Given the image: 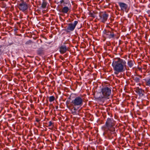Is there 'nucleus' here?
Returning <instances> with one entry per match:
<instances>
[{
    "instance_id": "nucleus-8",
    "label": "nucleus",
    "mask_w": 150,
    "mask_h": 150,
    "mask_svg": "<svg viewBox=\"0 0 150 150\" xmlns=\"http://www.w3.org/2000/svg\"><path fill=\"white\" fill-rule=\"evenodd\" d=\"M105 33L106 37L110 39L113 38L114 37V34L112 31L106 30Z\"/></svg>"
},
{
    "instance_id": "nucleus-25",
    "label": "nucleus",
    "mask_w": 150,
    "mask_h": 150,
    "mask_svg": "<svg viewBox=\"0 0 150 150\" xmlns=\"http://www.w3.org/2000/svg\"><path fill=\"white\" fill-rule=\"evenodd\" d=\"M61 57H62V56L60 57V58H61Z\"/></svg>"
},
{
    "instance_id": "nucleus-19",
    "label": "nucleus",
    "mask_w": 150,
    "mask_h": 150,
    "mask_svg": "<svg viewBox=\"0 0 150 150\" xmlns=\"http://www.w3.org/2000/svg\"><path fill=\"white\" fill-rule=\"evenodd\" d=\"M71 113L73 115H76L77 114V112L75 111H74V110H71Z\"/></svg>"
},
{
    "instance_id": "nucleus-16",
    "label": "nucleus",
    "mask_w": 150,
    "mask_h": 150,
    "mask_svg": "<svg viewBox=\"0 0 150 150\" xmlns=\"http://www.w3.org/2000/svg\"><path fill=\"white\" fill-rule=\"evenodd\" d=\"M55 99V97L54 96H51L49 97V101L50 102L53 101Z\"/></svg>"
},
{
    "instance_id": "nucleus-7",
    "label": "nucleus",
    "mask_w": 150,
    "mask_h": 150,
    "mask_svg": "<svg viewBox=\"0 0 150 150\" xmlns=\"http://www.w3.org/2000/svg\"><path fill=\"white\" fill-rule=\"evenodd\" d=\"M18 7L20 10L24 11L28 9V6L26 2H22L19 4Z\"/></svg>"
},
{
    "instance_id": "nucleus-21",
    "label": "nucleus",
    "mask_w": 150,
    "mask_h": 150,
    "mask_svg": "<svg viewBox=\"0 0 150 150\" xmlns=\"http://www.w3.org/2000/svg\"><path fill=\"white\" fill-rule=\"evenodd\" d=\"M52 123L51 121H50L49 122V124L48 125V127H50L52 125Z\"/></svg>"
},
{
    "instance_id": "nucleus-24",
    "label": "nucleus",
    "mask_w": 150,
    "mask_h": 150,
    "mask_svg": "<svg viewBox=\"0 0 150 150\" xmlns=\"http://www.w3.org/2000/svg\"><path fill=\"white\" fill-rule=\"evenodd\" d=\"M58 108V106H57L56 107V108L57 109Z\"/></svg>"
},
{
    "instance_id": "nucleus-4",
    "label": "nucleus",
    "mask_w": 150,
    "mask_h": 150,
    "mask_svg": "<svg viewBox=\"0 0 150 150\" xmlns=\"http://www.w3.org/2000/svg\"><path fill=\"white\" fill-rule=\"evenodd\" d=\"M102 95L101 96V98H109L111 94V89L108 87H104L101 90Z\"/></svg>"
},
{
    "instance_id": "nucleus-10",
    "label": "nucleus",
    "mask_w": 150,
    "mask_h": 150,
    "mask_svg": "<svg viewBox=\"0 0 150 150\" xmlns=\"http://www.w3.org/2000/svg\"><path fill=\"white\" fill-rule=\"evenodd\" d=\"M119 4L122 10H126L127 8V5L124 3L119 2Z\"/></svg>"
},
{
    "instance_id": "nucleus-23",
    "label": "nucleus",
    "mask_w": 150,
    "mask_h": 150,
    "mask_svg": "<svg viewBox=\"0 0 150 150\" xmlns=\"http://www.w3.org/2000/svg\"><path fill=\"white\" fill-rule=\"evenodd\" d=\"M60 3H61V4H62V3L64 2V0H61V1H60Z\"/></svg>"
},
{
    "instance_id": "nucleus-11",
    "label": "nucleus",
    "mask_w": 150,
    "mask_h": 150,
    "mask_svg": "<svg viewBox=\"0 0 150 150\" xmlns=\"http://www.w3.org/2000/svg\"><path fill=\"white\" fill-rule=\"evenodd\" d=\"M135 91L139 96H142L143 95L144 91L142 89L139 88H137Z\"/></svg>"
},
{
    "instance_id": "nucleus-1",
    "label": "nucleus",
    "mask_w": 150,
    "mask_h": 150,
    "mask_svg": "<svg viewBox=\"0 0 150 150\" xmlns=\"http://www.w3.org/2000/svg\"><path fill=\"white\" fill-rule=\"evenodd\" d=\"M112 66L114 71L115 74L117 75L119 73L123 72L125 70V67L126 66V62L123 59L118 58L116 60L113 61Z\"/></svg>"
},
{
    "instance_id": "nucleus-2",
    "label": "nucleus",
    "mask_w": 150,
    "mask_h": 150,
    "mask_svg": "<svg viewBox=\"0 0 150 150\" xmlns=\"http://www.w3.org/2000/svg\"><path fill=\"white\" fill-rule=\"evenodd\" d=\"M115 121L112 118H108L106 121L105 126L108 130L111 132V134L115 135V129L114 127L115 125Z\"/></svg>"
},
{
    "instance_id": "nucleus-15",
    "label": "nucleus",
    "mask_w": 150,
    "mask_h": 150,
    "mask_svg": "<svg viewBox=\"0 0 150 150\" xmlns=\"http://www.w3.org/2000/svg\"><path fill=\"white\" fill-rule=\"evenodd\" d=\"M47 5V3L45 1H43L42 4V7L43 8H46Z\"/></svg>"
},
{
    "instance_id": "nucleus-9",
    "label": "nucleus",
    "mask_w": 150,
    "mask_h": 150,
    "mask_svg": "<svg viewBox=\"0 0 150 150\" xmlns=\"http://www.w3.org/2000/svg\"><path fill=\"white\" fill-rule=\"evenodd\" d=\"M68 50V48L65 45H62L59 47V51L62 54L65 53Z\"/></svg>"
},
{
    "instance_id": "nucleus-20",
    "label": "nucleus",
    "mask_w": 150,
    "mask_h": 150,
    "mask_svg": "<svg viewBox=\"0 0 150 150\" xmlns=\"http://www.w3.org/2000/svg\"><path fill=\"white\" fill-rule=\"evenodd\" d=\"M76 107H75V106H73V108H74V109L73 110H74V111H76V110H77L79 108H76Z\"/></svg>"
},
{
    "instance_id": "nucleus-13",
    "label": "nucleus",
    "mask_w": 150,
    "mask_h": 150,
    "mask_svg": "<svg viewBox=\"0 0 150 150\" xmlns=\"http://www.w3.org/2000/svg\"><path fill=\"white\" fill-rule=\"evenodd\" d=\"M141 76H137L135 77L134 78V79L137 83L139 82L140 81V78H141Z\"/></svg>"
},
{
    "instance_id": "nucleus-17",
    "label": "nucleus",
    "mask_w": 150,
    "mask_h": 150,
    "mask_svg": "<svg viewBox=\"0 0 150 150\" xmlns=\"http://www.w3.org/2000/svg\"><path fill=\"white\" fill-rule=\"evenodd\" d=\"M146 85L148 86H150V78L146 80Z\"/></svg>"
},
{
    "instance_id": "nucleus-3",
    "label": "nucleus",
    "mask_w": 150,
    "mask_h": 150,
    "mask_svg": "<svg viewBox=\"0 0 150 150\" xmlns=\"http://www.w3.org/2000/svg\"><path fill=\"white\" fill-rule=\"evenodd\" d=\"M83 98L80 96H77L72 101L71 103L73 106L77 107L78 108H79L83 105Z\"/></svg>"
},
{
    "instance_id": "nucleus-5",
    "label": "nucleus",
    "mask_w": 150,
    "mask_h": 150,
    "mask_svg": "<svg viewBox=\"0 0 150 150\" xmlns=\"http://www.w3.org/2000/svg\"><path fill=\"white\" fill-rule=\"evenodd\" d=\"M108 17V14L105 12H100L99 13L98 20L104 23L107 20Z\"/></svg>"
},
{
    "instance_id": "nucleus-14",
    "label": "nucleus",
    "mask_w": 150,
    "mask_h": 150,
    "mask_svg": "<svg viewBox=\"0 0 150 150\" xmlns=\"http://www.w3.org/2000/svg\"><path fill=\"white\" fill-rule=\"evenodd\" d=\"M134 63V62L133 61L130 60L128 61L127 64L130 67H133Z\"/></svg>"
},
{
    "instance_id": "nucleus-18",
    "label": "nucleus",
    "mask_w": 150,
    "mask_h": 150,
    "mask_svg": "<svg viewBox=\"0 0 150 150\" xmlns=\"http://www.w3.org/2000/svg\"><path fill=\"white\" fill-rule=\"evenodd\" d=\"M43 51L42 50H39L37 51V53L38 54L40 55L43 53Z\"/></svg>"
},
{
    "instance_id": "nucleus-6",
    "label": "nucleus",
    "mask_w": 150,
    "mask_h": 150,
    "mask_svg": "<svg viewBox=\"0 0 150 150\" xmlns=\"http://www.w3.org/2000/svg\"><path fill=\"white\" fill-rule=\"evenodd\" d=\"M78 23V21H74V23H70L68 24L66 29L67 32H70L71 31H73L77 25Z\"/></svg>"
},
{
    "instance_id": "nucleus-22",
    "label": "nucleus",
    "mask_w": 150,
    "mask_h": 150,
    "mask_svg": "<svg viewBox=\"0 0 150 150\" xmlns=\"http://www.w3.org/2000/svg\"><path fill=\"white\" fill-rule=\"evenodd\" d=\"M40 121V120L38 118H36V121L37 122H39Z\"/></svg>"
},
{
    "instance_id": "nucleus-12",
    "label": "nucleus",
    "mask_w": 150,
    "mask_h": 150,
    "mask_svg": "<svg viewBox=\"0 0 150 150\" xmlns=\"http://www.w3.org/2000/svg\"><path fill=\"white\" fill-rule=\"evenodd\" d=\"M69 10V9L68 7L65 6L62 8L60 11L64 13H67Z\"/></svg>"
}]
</instances>
